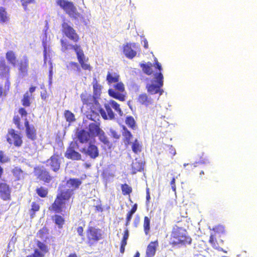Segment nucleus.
Returning <instances> with one entry per match:
<instances>
[{
	"label": "nucleus",
	"mask_w": 257,
	"mask_h": 257,
	"mask_svg": "<svg viewBox=\"0 0 257 257\" xmlns=\"http://www.w3.org/2000/svg\"><path fill=\"white\" fill-rule=\"evenodd\" d=\"M12 173L15 178V181H19L24 177V173L21 168L16 167L12 170Z\"/></svg>",
	"instance_id": "obj_31"
},
{
	"label": "nucleus",
	"mask_w": 257,
	"mask_h": 257,
	"mask_svg": "<svg viewBox=\"0 0 257 257\" xmlns=\"http://www.w3.org/2000/svg\"><path fill=\"white\" fill-rule=\"evenodd\" d=\"M104 106L106 113L103 108L100 107V105H98L96 109L100 112L101 116L104 119H112L114 118L115 115L112 110V108L118 114L119 116H122L123 114V112L120 107V105L113 100H110L107 103H105L104 104Z\"/></svg>",
	"instance_id": "obj_5"
},
{
	"label": "nucleus",
	"mask_w": 257,
	"mask_h": 257,
	"mask_svg": "<svg viewBox=\"0 0 257 257\" xmlns=\"http://www.w3.org/2000/svg\"><path fill=\"white\" fill-rule=\"evenodd\" d=\"M21 103L24 107H29L31 104V96L28 92H26L21 99Z\"/></svg>",
	"instance_id": "obj_36"
},
{
	"label": "nucleus",
	"mask_w": 257,
	"mask_h": 257,
	"mask_svg": "<svg viewBox=\"0 0 257 257\" xmlns=\"http://www.w3.org/2000/svg\"><path fill=\"white\" fill-rule=\"evenodd\" d=\"M6 139L10 145H13L17 148L21 147L23 143L21 134L13 128H10L8 130L6 135Z\"/></svg>",
	"instance_id": "obj_10"
},
{
	"label": "nucleus",
	"mask_w": 257,
	"mask_h": 257,
	"mask_svg": "<svg viewBox=\"0 0 257 257\" xmlns=\"http://www.w3.org/2000/svg\"><path fill=\"white\" fill-rule=\"evenodd\" d=\"M155 67L159 70V72L162 73L161 71L162 70V68L161 64L159 62H158V61H156L155 63Z\"/></svg>",
	"instance_id": "obj_61"
},
{
	"label": "nucleus",
	"mask_w": 257,
	"mask_h": 257,
	"mask_svg": "<svg viewBox=\"0 0 257 257\" xmlns=\"http://www.w3.org/2000/svg\"><path fill=\"white\" fill-rule=\"evenodd\" d=\"M67 257H80L76 253H70Z\"/></svg>",
	"instance_id": "obj_64"
},
{
	"label": "nucleus",
	"mask_w": 257,
	"mask_h": 257,
	"mask_svg": "<svg viewBox=\"0 0 257 257\" xmlns=\"http://www.w3.org/2000/svg\"><path fill=\"white\" fill-rule=\"evenodd\" d=\"M144 229L146 235H148L150 229V220L148 217L145 216L144 221Z\"/></svg>",
	"instance_id": "obj_47"
},
{
	"label": "nucleus",
	"mask_w": 257,
	"mask_h": 257,
	"mask_svg": "<svg viewBox=\"0 0 257 257\" xmlns=\"http://www.w3.org/2000/svg\"><path fill=\"white\" fill-rule=\"evenodd\" d=\"M119 79L120 75L118 73L115 72L112 70L107 72L106 80L108 85H110L112 83L118 82V81H119Z\"/></svg>",
	"instance_id": "obj_22"
},
{
	"label": "nucleus",
	"mask_w": 257,
	"mask_h": 257,
	"mask_svg": "<svg viewBox=\"0 0 257 257\" xmlns=\"http://www.w3.org/2000/svg\"><path fill=\"white\" fill-rule=\"evenodd\" d=\"M151 199L150 194V189L149 188H147L146 189V203L147 204L149 203L150 200Z\"/></svg>",
	"instance_id": "obj_60"
},
{
	"label": "nucleus",
	"mask_w": 257,
	"mask_h": 257,
	"mask_svg": "<svg viewBox=\"0 0 257 257\" xmlns=\"http://www.w3.org/2000/svg\"><path fill=\"white\" fill-rule=\"evenodd\" d=\"M52 220L60 229L62 228L65 223V219L63 216L58 214H55L52 217Z\"/></svg>",
	"instance_id": "obj_29"
},
{
	"label": "nucleus",
	"mask_w": 257,
	"mask_h": 257,
	"mask_svg": "<svg viewBox=\"0 0 257 257\" xmlns=\"http://www.w3.org/2000/svg\"><path fill=\"white\" fill-rule=\"evenodd\" d=\"M47 48L46 45L44 46V62L46 63L47 60Z\"/></svg>",
	"instance_id": "obj_63"
},
{
	"label": "nucleus",
	"mask_w": 257,
	"mask_h": 257,
	"mask_svg": "<svg viewBox=\"0 0 257 257\" xmlns=\"http://www.w3.org/2000/svg\"><path fill=\"white\" fill-rule=\"evenodd\" d=\"M113 88H109L108 90L109 95L116 99L121 101H124L125 100V95L123 93L125 92V87L124 84L118 81L113 85Z\"/></svg>",
	"instance_id": "obj_9"
},
{
	"label": "nucleus",
	"mask_w": 257,
	"mask_h": 257,
	"mask_svg": "<svg viewBox=\"0 0 257 257\" xmlns=\"http://www.w3.org/2000/svg\"><path fill=\"white\" fill-rule=\"evenodd\" d=\"M12 188L10 185L5 182H0V198L4 201L11 199Z\"/></svg>",
	"instance_id": "obj_14"
},
{
	"label": "nucleus",
	"mask_w": 257,
	"mask_h": 257,
	"mask_svg": "<svg viewBox=\"0 0 257 257\" xmlns=\"http://www.w3.org/2000/svg\"><path fill=\"white\" fill-rule=\"evenodd\" d=\"M80 98L83 104L90 109L91 114L88 115V118L92 120L95 121L97 117L99 116L98 114L95 111L99 105V103L96 98L86 91L82 92L80 94Z\"/></svg>",
	"instance_id": "obj_4"
},
{
	"label": "nucleus",
	"mask_w": 257,
	"mask_h": 257,
	"mask_svg": "<svg viewBox=\"0 0 257 257\" xmlns=\"http://www.w3.org/2000/svg\"><path fill=\"white\" fill-rule=\"evenodd\" d=\"M67 69L70 71H77L80 72L81 69L79 65L75 62H70L68 65H67Z\"/></svg>",
	"instance_id": "obj_46"
},
{
	"label": "nucleus",
	"mask_w": 257,
	"mask_h": 257,
	"mask_svg": "<svg viewBox=\"0 0 257 257\" xmlns=\"http://www.w3.org/2000/svg\"><path fill=\"white\" fill-rule=\"evenodd\" d=\"M133 214H134L131 213V212L129 211L127 213V215H126V219H125V226H127L130 224V221L131 220V219H132V216Z\"/></svg>",
	"instance_id": "obj_54"
},
{
	"label": "nucleus",
	"mask_w": 257,
	"mask_h": 257,
	"mask_svg": "<svg viewBox=\"0 0 257 257\" xmlns=\"http://www.w3.org/2000/svg\"><path fill=\"white\" fill-rule=\"evenodd\" d=\"M60 43L61 45V50L63 52H65L69 49H72L75 51L78 61L83 70H91L92 67L90 64L88 63V58L86 57L85 56L80 45L70 44L67 40L63 39L60 40Z\"/></svg>",
	"instance_id": "obj_2"
},
{
	"label": "nucleus",
	"mask_w": 257,
	"mask_h": 257,
	"mask_svg": "<svg viewBox=\"0 0 257 257\" xmlns=\"http://www.w3.org/2000/svg\"><path fill=\"white\" fill-rule=\"evenodd\" d=\"M159 246L158 241L157 240L151 241L148 245L146 255V257H153L155 256L157 248Z\"/></svg>",
	"instance_id": "obj_21"
},
{
	"label": "nucleus",
	"mask_w": 257,
	"mask_h": 257,
	"mask_svg": "<svg viewBox=\"0 0 257 257\" xmlns=\"http://www.w3.org/2000/svg\"><path fill=\"white\" fill-rule=\"evenodd\" d=\"M11 68L7 65L4 59L0 60V77H7L9 79Z\"/></svg>",
	"instance_id": "obj_20"
},
{
	"label": "nucleus",
	"mask_w": 257,
	"mask_h": 257,
	"mask_svg": "<svg viewBox=\"0 0 257 257\" xmlns=\"http://www.w3.org/2000/svg\"><path fill=\"white\" fill-rule=\"evenodd\" d=\"M10 87L11 82L9 79H7L5 83L4 88L0 85V98L3 96H6L7 95L8 92L10 90Z\"/></svg>",
	"instance_id": "obj_33"
},
{
	"label": "nucleus",
	"mask_w": 257,
	"mask_h": 257,
	"mask_svg": "<svg viewBox=\"0 0 257 257\" xmlns=\"http://www.w3.org/2000/svg\"><path fill=\"white\" fill-rule=\"evenodd\" d=\"M21 5L25 11L28 12L30 10L28 8V5L30 4H35L36 3L35 0H21Z\"/></svg>",
	"instance_id": "obj_48"
},
{
	"label": "nucleus",
	"mask_w": 257,
	"mask_h": 257,
	"mask_svg": "<svg viewBox=\"0 0 257 257\" xmlns=\"http://www.w3.org/2000/svg\"><path fill=\"white\" fill-rule=\"evenodd\" d=\"M132 151L135 154H138L142 151V145L137 139H136L132 145Z\"/></svg>",
	"instance_id": "obj_40"
},
{
	"label": "nucleus",
	"mask_w": 257,
	"mask_h": 257,
	"mask_svg": "<svg viewBox=\"0 0 257 257\" xmlns=\"http://www.w3.org/2000/svg\"><path fill=\"white\" fill-rule=\"evenodd\" d=\"M6 58L8 63L15 67L17 64V58L16 53L13 51H8L6 53Z\"/></svg>",
	"instance_id": "obj_27"
},
{
	"label": "nucleus",
	"mask_w": 257,
	"mask_h": 257,
	"mask_svg": "<svg viewBox=\"0 0 257 257\" xmlns=\"http://www.w3.org/2000/svg\"><path fill=\"white\" fill-rule=\"evenodd\" d=\"M140 66L144 73L149 75L152 74V64L151 63L141 64Z\"/></svg>",
	"instance_id": "obj_41"
},
{
	"label": "nucleus",
	"mask_w": 257,
	"mask_h": 257,
	"mask_svg": "<svg viewBox=\"0 0 257 257\" xmlns=\"http://www.w3.org/2000/svg\"><path fill=\"white\" fill-rule=\"evenodd\" d=\"M69 23V21L63 19L61 24V32L69 40L75 43H77L80 40L79 36Z\"/></svg>",
	"instance_id": "obj_7"
},
{
	"label": "nucleus",
	"mask_w": 257,
	"mask_h": 257,
	"mask_svg": "<svg viewBox=\"0 0 257 257\" xmlns=\"http://www.w3.org/2000/svg\"><path fill=\"white\" fill-rule=\"evenodd\" d=\"M82 183L81 179L71 178L64 185L60 186L56 198L49 208V210L54 213H61L64 211L69 205L71 199L72 202L74 191L78 189Z\"/></svg>",
	"instance_id": "obj_1"
},
{
	"label": "nucleus",
	"mask_w": 257,
	"mask_h": 257,
	"mask_svg": "<svg viewBox=\"0 0 257 257\" xmlns=\"http://www.w3.org/2000/svg\"><path fill=\"white\" fill-rule=\"evenodd\" d=\"M129 236V231L128 229L126 228L123 232V237L121 240L120 246V252L121 253H123L125 250V246L127 244V240Z\"/></svg>",
	"instance_id": "obj_32"
},
{
	"label": "nucleus",
	"mask_w": 257,
	"mask_h": 257,
	"mask_svg": "<svg viewBox=\"0 0 257 257\" xmlns=\"http://www.w3.org/2000/svg\"><path fill=\"white\" fill-rule=\"evenodd\" d=\"M156 84H148L146 89L150 94H155L159 93L160 95L162 94L163 90L161 88L163 85V76L162 73L157 72L154 74Z\"/></svg>",
	"instance_id": "obj_8"
},
{
	"label": "nucleus",
	"mask_w": 257,
	"mask_h": 257,
	"mask_svg": "<svg viewBox=\"0 0 257 257\" xmlns=\"http://www.w3.org/2000/svg\"><path fill=\"white\" fill-rule=\"evenodd\" d=\"M102 130L100 127L99 123L92 122L88 125V133L93 137H97L101 132Z\"/></svg>",
	"instance_id": "obj_24"
},
{
	"label": "nucleus",
	"mask_w": 257,
	"mask_h": 257,
	"mask_svg": "<svg viewBox=\"0 0 257 257\" xmlns=\"http://www.w3.org/2000/svg\"><path fill=\"white\" fill-rule=\"evenodd\" d=\"M212 230L213 231V234H212L216 236H221L225 233V227L222 225H216L213 227Z\"/></svg>",
	"instance_id": "obj_34"
},
{
	"label": "nucleus",
	"mask_w": 257,
	"mask_h": 257,
	"mask_svg": "<svg viewBox=\"0 0 257 257\" xmlns=\"http://www.w3.org/2000/svg\"><path fill=\"white\" fill-rule=\"evenodd\" d=\"M34 173L37 179L45 183H49L53 179L49 171L43 166L35 168Z\"/></svg>",
	"instance_id": "obj_12"
},
{
	"label": "nucleus",
	"mask_w": 257,
	"mask_h": 257,
	"mask_svg": "<svg viewBox=\"0 0 257 257\" xmlns=\"http://www.w3.org/2000/svg\"><path fill=\"white\" fill-rule=\"evenodd\" d=\"M121 189L123 195H129L132 192V188L127 184H121Z\"/></svg>",
	"instance_id": "obj_43"
},
{
	"label": "nucleus",
	"mask_w": 257,
	"mask_h": 257,
	"mask_svg": "<svg viewBox=\"0 0 257 257\" xmlns=\"http://www.w3.org/2000/svg\"><path fill=\"white\" fill-rule=\"evenodd\" d=\"M9 21V16L4 7H0V23L4 24Z\"/></svg>",
	"instance_id": "obj_35"
},
{
	"label": "nucleus",
	"mask_w": 257,
	"mask_h": 257,
	"mask_svg": "<svg viewBox=\"0 0 257 257\" xmlns=\"http://www.w3.org/2000/svg\"><path fill=\"white\" fill-rule=\"evenodd\" d=\"M125 122L130 128L132 129H134L135 128L136 121L132 116H126Z\"/></svg>",
	"instance_id": "obj_44"
},
{
	"label": "nucleus",
	"mask_w": 257,
	"mask_h": 257,
	"mask_svg": "<svg viewBox=\"0 0 257 257\" xmlns=\"http://www.w3.org/2000/svg\"><path fill=\"white\" fill-rule=\"evenodd\" d=\"M56 4L69 16L72 17L76 14L77 10L72 2L66 0H57Z\"/></svg>",
	"instance_id": "obj_13"
},
{
	"label": "nucleus",
	"mask_w": 257,
	"mask_h": 257,
	"mask_svg": "<svg viewBox=\"0 0 257 257\" xmlns=\"http://www.w3.org/2000/svg\"><path fill=\"white\" fill-rule=\"evenodd\" d=\"M60 155L58 153H54L50 158L47 160V162L49 163V165L51 169L54 172H57L60 168Z\"/></svg>",
	"instance_id": "obj_17"
},
{
	"label": "nucleus",
	"mask_w": 257,
	"mask_h": 257,
	"mask_svg": "<svg viewBox=\"0 0 257 257\" xmlns=\"http://www.w3.org/2000/svg\"><path fill=\"white\" fill-rule=\"evenodd\" d=\"M40 205L35 202H33L31 204V208L30 210V214L31 218H33L35 215V213L40 210Z\"/></svg>",
	"instance_id": "obj_39"
},
{
	"label": "nucleus",
	"mask_w": 257,
	"mask_h": 257,
	"mask_svg": "<svg viewBox=\"0 0 257 257\" xmlns=\"http://www.w3.org/2000/svg\"><path fill=\"white\" fill-rule=\"evenodd\" d=\"M37 245L39 249L41 251H40V253H43L44 256L45 255V254L46 253L48 252L47 246L44 243L42 242L41 241H38L37 242Z\"/></svg>",
	"instance_id": "obj_49"
},
{
	"label": "nucleus",
	"mask_w": 257,
	"mask_h": 257,
	"mask_svg": "<svg viewBox=\"0 0 257 257\" xmlns=\"http://www.w3.org/2000/svg\"><path fill=\"white\" fill-rule=\"evenodd\" d=\"M18 70L20 74L26 75L28 74L29 67V60L26 55H24L18 63Z\"/></svg>",
	"instance_id": "obj_18"
},
{
	"label": "nucleus",
	"mask_w": 257,
	"mask_h": 257,
	"mask_svg": "<svg viewBox=\"0 0 257 257\" xmlns=\"http://www.w3.org/2000/svg\"><path fill=\"white\" fill-rule=\"evenodd\" d=\"M86 243L89 247L94 246L103 238L101 230L94 226H88L86 230Z\"/></svg>",
	"instance_id": "obj_6"
},
{
	"label": "nucleus",
	"mask_w": 257,
	"mask_h": 257,
	"mask_svg": "<svg viewBox=\"0 0 257 257\" xmlns=\"http://www.w3.org/2000/svg\"><path fill=\"white\" fill-rule=\"evenodd\" d=\"M80 151L93 159L98 157L99 154L98 147L91 142L89 143L87 148H82Z\"/></svg>",
	"instance_id": "obj_15"
},
{
	"label": "nucleus",
	"mask_w": 257,
	"mask_h": 257,
	"mask_svg": "<svg viewBox=\"0 0 257 257\" xmlns=\"http://www.w3.org/2000/svg\"><path fill=\"white\" fill-rule=\"evenodd\" d=\"M216 237V236L214 235L211 234L209 239V242L214 249L218 250H223L222 248L219 246Z\"/></svg>",
	"instance_id": "obj_37"
},
{
	"label": "nucleus",
	"mask_w": 257,
	"mask_h": 257,
	"mask_svg": "<svg viewBox=\"0 0 257 257\" xmlns=\"http://www.w3.org/2000/svg\"><path fill=\"white\" fill-rule=\"evenodd\" d=\"M36 192L38 195L41 198H45L47 196L48 194V190L43 186L37 188Z\"/></svg>",
	"instance_id": "obj_38"
},
{
	"label": "nucleus",
	"mask_w": 257,
	"mask_h": 257,
	"mask_svg": "<svg viewBox=\"0 0 257 257\" xmlns=\"http://www.w3.org/2000/svg\"><path fill=\"white\" fill-rule=\"evenodd\" d=\"M64 116L66 121L69 123L73 122L75 120L74 114L68 110L65 111Z\"/></svg>",
	"instance_id": "obj_42"
},
{
	"label": "nucleus",
	"mask_w": 257,
	"mask_h": 257,
	"mask_svg": "<svg viewBox=\"0 0 257 257\" xmlns=\"http://www.w3.org/2000/svg\"><path fill=\"white\" fill-rule=\"evenodd\" d=\"M10 159L6 157L3 151H0V162L1 163H5L9 162Z\"/></svg>",
	"instance_id": "obj_52"
},
{
	"label": "nucleus",
	"mask_w": 257,
	"mask_h": 257,
	"mask_svg": "<svg viewBox=\"0 0 257 257\" xmlns=\"http://www.w3.org/2000/svg\"><path fill=\"white\" fill-rule=\"evenodd\" d=\"M26 127L25 133L27 138L31 141H35L37 138L36 128L33 125H30L29 120L26 118L24 122Z\"/></svg>",
	"instance_id": "obj_16"
},
{
	"label": "nucleus",
	"mask_w": 257,
	"mask_h": 257,
	"mask_svg": "<svg viewBox=\"0 0 257 257\" xmlns=\"http://www.w3.org/2000/svg\"><path fill=\"white\" fill-rule=\"evenodd\" d=\"M137 101L141 105L149 106L154 103V99L145 93L140 94L137 98Z\"/></svg>",
	"instance_id": "obj_19"
},
{
	"label": "nucleus",
	"mask_w": 257,
	"mask_h": 257,
	"mask_svg": "<svg viewBox=\"0 0 257 257\" xmlns=\"http://www.w3.org/2000/svg\"><path fill=\"white\" fill-rule=\"evenodd\" d=\"M26 257H44L43 253H41L38 249H35L33 254L29 255Z\"/></svg>",
	"instance_id": "obj_53"
},
{
	"label": "nucleus",
	"mask_w": 257,
	"mask_h": 257,
	"mask_svg": "<svg viewBox=\"0 0 257 257\" xmlns=\"http://www.w3.org/2000/svg\"><path fill=\"white\" fill-rule=\"evenodd\" d=\"M65 156L68 159L73 160H80L81 159V154L75 151L72 147H69L67 149Z\"/></svg>",
	"instance_id": "obj_23"
},
{
	"label": "nucleus",
	"mask_w": 257,
	"mask_h": 257,
	"mask_svg": "<svg viewBox=\"0 0 257 257\" xmlns=\"http://www.w3.org/2000/svg\"><path fill=\"white\" fill-rule=\"evenodd\" d=\"M49 94L46 89H44L43 91L41 92V97L43 100H46Z\"/></svg>",
	"instance_id": "obj_56"
},
{
	"label": "nucleus",
	"mask_w": 257,
	"mask_h": 257,
	"mask_svg": "<svg viewBox=\"0 0 257 257\" xmlns=\"http://www.w3.org/2000/svg\"><path fill=\"white\" fill-rule=\"evenodd\" d=\"M77 232L79 236L82 237L84 236V229L83 226H79L76 229Z\"/></svg>",
	"instance_id": "obj_57"
},
{
	"label": "nucleus",
	"mask_w": 257,
	"mask_h": 257,
	"mask_svg": "<svg viewBox=\"0 0 257 257\" xmlns=\"http://www.w3.org/2000/svg\"><path fill=\"white\" fill-rule=\"evenodd\" d=\"M140 51V45L136 43H126L123 46V53L125 56L130 59L135 57L137 53Z\"/></svg>",
	"instance_id": "obj_11"
},
{
	"label": "nucleus",
	"mask_w": 257,
	"mask_h": 257,
	"mask_svg": "<svg viewBox=\"0 0 257 257\" xmlns=\"http://www.w3.org/2000/svg\"><path fill=\"white\" fill-rule=\"evenodd\" d=\"M170 185L171 186L172 189L174 192H175L176 191V187L175 185V178L174 177L172 179L170 182Z\"/></svg>",
	"instance_id": "obj_59"
},
{
	"label": "nucleus",
	"mask_w": 257,
	"mask_h": 257,
	"mask_svg": "<svg viewBox=\"0 0 257 257\" xmlns=\"http://www.w3.org/2000/svg\"><path fill=\"white\" fill-rule=\"evenodd\" d=\"M97 137H98L100 141L104 145L106 146H108L109 145V141L103 130L101 131V132H100L99 134V135H97Z\"/></svg>",
	"instance_id": "obj_45"
},
{
	"label": "nucleus",
	"mask_w": 257,
	"mask_h": 257,
	"mask_svg": "<svg viewBox=\"0 0 257 257\" xmlns=\"http://www.w3.org/2000/svg\"><path fill=\"white\" fill-rule=\"evenodd\" d=\"M19 113L22 117L26 116L28 114L27 111L26 109L24 107H20L19 109Z\"/></svg>",
	"instance_id": "obj_55"
},
{
	"label": "nucleus",
	"mask_w": 257,
	"mask_h": 257,
	"mask_svg": "<svg viewBox=\"0 0 257 257\" xmlns=\"http://www.w3.org/2000/svg\"><path fill=\"white\" fill-rule=\"evenodd\" d=\"M137 210V204H135L132 207L131 210L129 211V212H131V213L134 214Z\"/></svg>",
	"instance_id": "obj_62"
},
{
	"label": "nucleus",
	"mask_w": 257,
	"mask_h": 257,
	"mask_svg": "<svg viewBox=\"0 0 257 257\" xmlns=\"http://www.w3.org/2000/svg\"><path fill=\"white\" fill-rule=\"evenodd\" d=\"M48 233L49 229L46 226H44L40 229L38 233V235L40 238L43 239L44 238H46V235Z\"/></svg>",
	"instance_id": "obj_50"
},
{
	"label": "nucleus",
	"mask_w": 257,
	"mask_h": 257,
	"mask_svg": "<svg viewBox=\"0 0 257 257\" xmlns=\"http://www.w3.org/2000/svg\"><path fill=\"white\" fill-rule=\"evenodd\" d=\"M110 133L111 134L112 137L115 139H118L120 138V135L116 131L114 130H110Z\"/></svg>",
	"instance_id": "obj_58"
},
{
	"label": "nucleus",
	"mask_w": 257,
	"mask_h": 257,
	"mask_svg": "<svg viewBox=\"0 0 257 257\" xmlns=\"http://www.w3.org/2000/svg\"><path fill=\"white\" fill-rule=\"evenodd\" d=\"M176 154V150L172 146L167 145L166 146L164 155L167 159H173Z\"/></svg>",
	"instance_id": "obj_30"
},
{
	"label": "nucleus",
	"mask_w": 257,
	"mask_h": 257,
	"mask_svg": "<svg viewBox=\"0 0 257 257\" xmlns=\"http://www.w3.org/2000/svg\"><path fill=\"white\" fill-rule=\"evenodd\" d=\"M76 136L79 141L81 143L84 144L88 142L90 135L86 131L84 130H81L77 132Z\"/></svg>",
	"instance_id": "obj_25"
},
{
	"label": "nucleus",
	"mask_w": 257,
	"mask_h": 257,
	"mask_svg": "<svg viewBox=\"0 0 257 257\" xmlns=\"http://www.w3.org/2000/svg\"><path fill=\"white\" fill-rule=\"evenodd\" d=\"M192 242L191 238L188 235L185 229L176 226L171 232L170 244L172 246H186L190 244Z\"/></svg>",
	"instance_id": "obj_3"
},
{
	"label": "nucleus",
	"mask_w": 257,
	"mask_h": 257,
	"mask_svg": "<svg viewBox=\"0 0 257 257\" xmlns=\"http://www.w3.org/2000/svg\"><path fill=\"white\" fill-rule=\"evenodd\" d=\"M92 84L93 86V95L97 98L100 96L102 86L98 83L95 77L93 78Z\"/></svg>",
	"instance_id": "obj_26"
},
{
	"label": "nucleus",
	"mask_w": 257,
	"mask_h": 257,
	"mask_svg": "<svg viewBox=\"0 0 257 257\" xmlns=\"http://www.w3.org/2000/svg\"><path fill=\"white\" fill-rule=\"evenodd\" d=\"M13 122L16 125L18 129L21 130L22 128V124H21V119L18 115L14 116L13 118Z\"/></svg>",
	"instance_id": "obj_51"
},
{
	"label": "nucleus",
	"mask_w": 257,
	"mask_h": 257,
	"mask_svg": "<svg viewBox=\"0 0 257 257\" xmlns=\"http://www.w3.org/2000/svg\"><path fill=\"white\" fill-rule=\"evenodd\" d=\"M122 128V136L123 137V141L126 146H128L131 143V141L133 138V135L125 126H123Z\"/></svg>",
	"instance_id": "obj_28"
}]
</instances>
